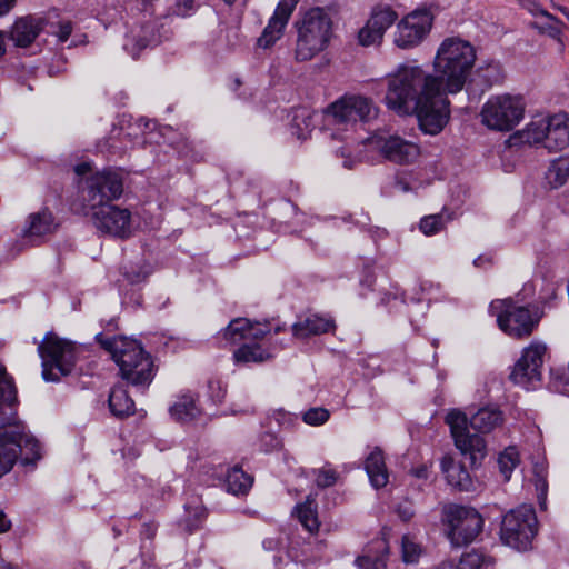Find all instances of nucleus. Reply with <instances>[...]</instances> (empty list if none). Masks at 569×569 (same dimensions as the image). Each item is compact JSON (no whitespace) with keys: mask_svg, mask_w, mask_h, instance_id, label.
Instances as JSON below:
<instances>
[{"mask_svg":"<svg viewBox=\"0 0 569 569\" xmlns=\"http://www.w3.org/2000/svg\"><path fill=\"white\" fill-rule=\"evenodd\" d=\"M340 156L345 158L343 160V167L347 169H352L353 164L356 163L355 159L348 158L345 150L339 151Z\"/></svg>","mask_w":569,"mask_h":569,"instance_id":"13d9d810","label":"nucleus"},{"mask_svg":"<svg viewBox=\"0 0 569 569\" xmlns=\"http://www.w3.org/2000/svg\"><path fill=\"white\" fill-rule=\"evenodd\" d=\"M412 473L417 478H427L428 470L426 467H421V468H417V469L412 470Z\"/></svg>","mask_w":569,"mask_h":569,"instance_id":"e2e57ef3","label":"nucleus"},{"mask_svg":"<svg viewBox=\"0 0 569 569\" xmlns=\"http://www.w3.org/2000/svg\"><path fill=\"white\" fill-rule=\"evenodd\" d=\"M569 179V154L555 159L546 171V181L552 189L562 187Z\"/></svg>","mask_w":569,"mask_h":569,"instance_id":"473e14b6","label":"nucleus"},{"mask_svg":"<svg viewBox=\"0 0 569 569\" xmlns=\"http://www.w3.org/2000/svg\"><path fill=\"white\" fill-rule=\"evenodd\" d=\"M16 0H0V17L7 14L14 6Z\"/></svg>","mask_w":569,"mask_h":569,"instance_id":"5fc2aeb1","label":"nucleus"},{"mask_svg":"<svg viewBox=\"0 0 569 569\" xmlns=\"http://www.w3.org/2000/svg\"><path fill=\"white\" fill-rule=\"evenodd\" d=\"M42 360V378L46 381H59L60 377L69 375L76 362V346L54 333H47L38 346Z\"/></svg>","mask_w":569,"mask_h":569,"instance_id":"423d86ee","label":"nucleus"},{"mask_svg":"<svg viewBox=\"0 0 569 569\" xmlns=\"http://www.w3.org/2000/svg\"><path fill=\"white\" fill-rule=\"evenodd\" d=\"M519 463V455L515 447H508L498 458V466L506 480Z\"/></svg>","mask_w":569,"mask_h":569,"instance_id":"37998d69","label":"nucleus"},{"mask_svg":"<svg viewBox=\"0 0 569 569\" xmlns=\"http://www.w3.org/2000/svg\"><path fill=\"white\" fill-rule=\"evenodd\" d=\"M489 558L477 551L463 553L458 561L446 560L437 566L436 569H488Z\"/></svg>","mask_w":569,"mask_h":569,"instance_id":"7c9ffc66","label":"nucleus"},{"mask_svg":"<svg viewBox=\"0 0 569 569\" xmlns=\"http://www.w3.org/2000/svg\"><path fill=\"white\" fill-rule=\"evenodd\" d=\"M331 34L332 21L329 14L322 8L308 10L298 23L296 59L311 60L327 47Z\"/></svg>","mask_w":569,"mask_h":569,"instance_id":"39448f33","label":"nucleus"},{"mask_svg":"<svg viewBox=\"0 0 569 569\" xmlns=\"http://www.w3.org/2000/svg\"><path fill=\"white\" fill-rule=\"evenodd\" d=\"M58 228V223L49 209H43L39 212L31 213L26 222L21 232V244L39 246L43 239L52 234Z\"/></svg>","mask_w":569,"mask_h":569,"instance_id":"a211bd4d","label":"nucleus"},{"mask_svg":"<svg viewBox=\"0 0 569 569\" xmlns=\"http://www.w3.org/2000/svg\"><path fill=\"white\" fill-rule=\"evenodd\" d=\"M298 2L299 0H280L268 26L258 39L259 47L267 49L281 38Z\"/></svg>","mask_w":569,"mask_h":569,"instance_id":"aec40b11","label":"nucleus"},{"mask_svg":"<svg viewBox=\"0 0 569 569\" xmlns=\"http://www.w3.org/2000/svg\"><path fill=\"white\" fill-rule=\"evenodd\" d=\"M365 469L369 480L376 489L382 488L388 482V471L382 451L376 448L366 459Z\"/></svg>","mask_w":569,"mask_h":569,"instance_id":"c85d7f7f","label":"nucleus"},{"mask_svg":"<svg viewBox=\"0 0 569 569\" xmlns=\"http://www.w3.org/2000/svg\"><path fill=\"white\" fill-rule=\"evenodd\" d=\"M201 411L190 395L181 396L171 407L170 415L177 421L188 422L200 416Z\"/></svg>","mask_w":569,"mask_h":569,"instance_id":"2f4dec72","label":"nucleus"},{"mask_svg":"<svg viewBox=\"0 0 569 569\" xmlns=\"http://www.w3.org/2000/svg\"><path fill=\"white\" fill-rule=\"evenodd\" d=\"M557 9L569 20V9L562 6H558Z\"/></svg>","mask_w":569,"mask_h":569,"instance_id":"774afa93","label":"nucleus"},{"mask_svg":"<svg viewBox=\"0 0 569 569\" xmlns=\"http://www.w3.org/2000/svg\"><path fill=\"white\" fill-rule=\"evenodd\" d=\"M269 332L270 328L268 325H261L259 322L252 323L250 321L249 330L247 331V340L262 339Z\"/></svg>","mask_w":569,"mask_h":569,"instance_id":"3c124183","label":"nucleus"},{"mask_svg":"<svg viewBox=\"0 0 569 569\" xmlns=\"http://www.w3.org/2000/svg\"><path fill=\"white\" fill-rule=\"evenodd\" d=\"M162 36L159 32L157 22L150 21L138 29H133L126 37L123 48L137 58L141 50L161 42Z\"/></svg>","mask_w":569,"mask_h":569,"instance_id":"4be33fe9","label":"nucleus"},{"mask_svg":"<svg viewBox=\"0 0 569 569\" xmlns=\"http://www.w3.org/2000/svg\"><path fill=\"white\" fill-rule=\"evenodd\" d=\"M272 358V355L259 343H243L233 352L236 363H260Z\"/></svg>","mask_w":569,"mask_h":569,"instance_id":"72a5a7b5","label":"nucleus"},{"mask_svg":"<svg viewBox=\"0 0 569 569\" xmlns=\"http://www.w3.org/2000/svg\"><path fill=\"white\" fill-rule=\"evenodd\" d=\"M17 400V389L13 378L7 372L4 365L0 362V407L11 406Z\"/></svg>","mask_w":569,"mask_h":569,"instance_id":"ea45409f","label":"nucleus"},{"mask_svg":"<svg viewBox=\"0 0 569 569\" xmlns=\"http://www.w3.org/2000/svg\"><path fill=\"white\" fill-rule=\"evenodd\" d=\"M335 327L332 318L315 313L300 318L295 322L292 325V335L298 339H306L311 336L329 332Z\"/></svg>","mask_w":569,"mask_h":569,"instance_id":"a878e982","label":"nucleus"},{"mask_svg":"<svg viewBox=\"0 0 569 569\" xmlns=\"http://www.w3.org/2000/svg\"><path fill=\"white\" fill-rule=\"evenodd\" d=\"M123 192V180L120 173L103 170L92 174L87 181L84 199L90 208L110 203Z\"/></svg>","mask_w":569,"mask_h":569,"instance_id":"2eb2a0df","label":"nucleus"},{"mask_svg":"<svg viewBox=\"0 0 569 569\" xmlns=\"http://www.w3.org/2000/svg\"><path fill=\"white\" fill-rule=\"evenodd\" d=\"M432 27V17L427 11H413L397 24L393 43L403 50L419 46Z\"/></svg>","mask_w":569,"mask_h":569,"instance_id":"f3484780","label":"nucleus"},{"mask_svg":"<svg viewBox=\"0 0 569 569\" xmlns=\"http://www.w3.org/2000/svg\"><path fill=\"white\" fill-rule=\"evenodd\" d=\"M397 13L390 8L375 10L367 23L358 32V41L363 47L379 44L386 30L393 24Z\"/></svg>","mask_w":569,"mask_h":569,"instance_id":"6ab92c4d","label":"nucleus"},{"mask_svg":"<svg viewBox=\"0 0 569 569\" xmlns=\"http://www.w3.org/2000/svg\"><path fill=\"white\" fill-rule=\"evenodd\" d=\"M30 453L23 458L24 463L33 462L41 458L40 445L32 436L24 433L20 426L0 428V477L8 473L18 459L19 451Z\"/></svg>","mask_w":569,"mask_h":569,"instance_id":"9b49d317","label":"nucleus"},{"mask_svg":"<svg viewBox=\"0 0 569 569\" xmlns=\"http://www.w3.org/2000/svg\"><path fill=\"white\" fill-rule=\"evenodd\" d=\"M525 109L526 103L520 96H492L481 108V122L493 131H511L523 119Z\"/></svg>","mask_w":569,"mask_h":569,"instance_id":"0eeeda50","label":"nucleus"},{"mask_svg":"<svg viewBox=\"0 0 569 569\" xmlns=\"http://www.w3.org/2000/svg\"><path fill=\"white\" fill-rule=\"evenodd\" d=\"M313 112L306 108L296 110L292 118V133L298 139H306L315 128Z\"/></svg>","mask_w":569,"mask_h":569,"instance_id":"4c0bfd02","label":"nucleus"},{"mask_svg":"<svg viewBox=\"0 0 569 569\" xmlns=\"http://www.w3.org/2000/svg\"><path fill=\"white\" fill-rule=\"evenodd\" d=\"M208 393L213 403H220L224 399L226 389L219 380H209Z\"/></svg>","mask_w":569,"mask_h":569,"instance_id":"8fccbe9b","label":"nucleus"},{"mask_svg":"<svg viewBox=\"0 0 569 569\" xmlns=\"http://www.w3.org/2000/svg\"><path fill=\"white\" fill-rule=\"evenodd\" d=\"M500 309L497 315L499 328L513 338L529 337L541 319V312L536 306H515L510 300H497L490 305V310Z\"/></svg>","mask_w":569,"mask_h":569,"instance_id":"1a4fd4ad","label":"nucleus"},{"mask_svg":"<svg viewBox=\"0 0 569 569\" xmlns=\"http://www.w3.org/2000/svg\"><path fill=\"white\" fill-rule=\"evenodd\" d=\"M90 170L89 163H81L76 167V172L79 176L87 173Z\"/></svg>","mask_w":569,"mask_h":569,"instance_id":"680f3d73","label":"nucleus"},{"mask_svg":"<svg viewBox=\"0 0 569 569\" xmlns=\"http://www.w3.org/2000/svg\"><path fill=\"white\" fill-rule=\"evenodd\" d=\"M547 347L540 342H532L523 349L520 359L513 366L510 380L525 389L536 388L541 381V367Z\"/></svg>","mask_w":569,"mask_h":569,"instance_id":"dca6fc26","label":"nucleus"},{"mask_svg":"<svg viewBox=\"0 0 569 569\" xmlns=\"http://www.w3.org/2000/svg\"><path fill=\"white\" fill-rule=\"evenodd\" d=\"M389 546L385 539L372 541L365 553L356 559L359 569H387Z\"/></svg>","mask_w":569,"mask_h":569,"instance_id":"cd10ccee","label":"nucleus"},{"mask_svg":"<svg viewBox=\"0 0 569 569\" xmlns=\"http://www.w3.org/2000/svg\"><path fill=\"white\" fill-rule=\"evenodd\" d=\"M148 271L142 270L141 268L136 269L131 268V270H124L123 276L130 283H140L148 277Z\"/></svg>","mask_w":569,"mask_h":569,"instance_id":"603ef678","label":"nucleus"},{"mask_svg":"<svg viewBox=\"0 0 569 569\" xmlns=\"http://www.w3.org/2000/svg\"><path fill=\"white\" fill-rule=\"evenodd\" d=\"M535 487L537 491V499L541 510L547 509V493H548V481L547 470L543 466L535 467Z\"/></svg>","mask_w":569,"mask_h":569,"instance_id":"79ce46f5","label":"nucleus"},{"mask_svg":"<svg viewBox=\"0 0 569 569\" xmlns=\"http://www.w3.org/2000/svg\"><path fill=\"white\" fill-rule=\"evenodd\" d=\"M316 473V485L319 488H328L333 486L338 480V472L330 467V465H326L320 469L315 470Z\"/></svg>","mask_w":569,"mask_h":569,"instance_id":"de8ad7c7","label":"nucleus"},{"mask_svg":"<svg viewBox=\"0 0 569 569\" xmlns=\"http://www.w3.org/2000/svg\"><path fill=\"white\" fill-rule=\"evenodd\" d=\"M109 409L117 418H124L134 412V401L122 386H116L109 395Z\"/></svg>","mask_w":569,"mask_h":569,"instance_id":"c756f323","label":"nucleus"},{"mask_svg":"<svg viewBox=\"0 0 569 569\" xmlns=\"http://www.w3.org/2000/svg\"><path fill=\"white\" fill-rule=\"evenodd\" d=\"M156 531H157V527L152 523H144L143 525V530H142V535L148 538V539H152L156 535Z\"/></svg>","mask_w":569,"mask_h":569,"instance_id":"4d7b16f0","label":"nucleus"},{"mask_svg":"<svg viewBox=\"0 0 569 569\" xmlns=\"http://www.w3.org/2000/svg\"><path fill=\"white\" fill-rule=\"evenodd\" d=\"M378 148L387 160L399 164L411 163L419 156V147L417 144L398 136L380 139Z\"/></svg>","mask_w":569,"mask_h":569,"instance_id":"412c9836","label":"nucleus"},{"mask_svg":"<svg viewBox=\"0 0 569 569\" xmlns=\"http://www.w3.org/2000/svg\"><path fill=\"white\" fill-rule=\"evenodd\" d=\"M448 219L442 213L426 216L420 220L419 228L426 236H433L441 231Z\"/></svg>","mask_w":569,"mask_h":569,"instance_id":"c03bdc74","label":"nucleus"},{"mask_svg":"<svg viewBox=\"0 0 569 569\" xmlns=\"http://www.w3.org/2000/svg\"><path fill=\"white\" fill-rule=\"evenodd\" d=\"M253 479L247 475L240 467L234 466L226 476V488L233 495H244L251 488Z\"/></svg>","mask_w":569,"mask_h":569,"instance_id":"f704fd0d","label":"nucleus"},{"mask_svg":"<svg viewBox=\"0 0 569 569\" xmlns=\"http://www.w3.org/2000/svg\"><path fill=\"white\" fill-rule=\"evenodd\" d=\"M537 525L535 509L521 505L505 515L500 530L501 540L513 549L527 550L537 533Z\"/></svg>","mask_w":569,"mask_h":569,"instance_id":"9d476101","label":"nucleus"},{"mask_svg":"<svg viewBox=\"0 0 569 569\" xmlns=\"http://www.w3.org/2000/svg\"><path fill=\"white\" fill-rule=\"evenodd\" d=\"M442 520L447 526V538L455 547L471 543L483 527V519L475 508L456 503L443 507Z\"/></svg>","mask_w":569,"mask_h":569,"instance_id":"6e6552de","label":"nucleus"},{"mask_svg":"<svg viewBox=\"0 0 569 569\" xmlns=\"http://www.w3.org/2000/svg\"><path fill=\"white\" fill-rule=\"evenodd\" d=\"M539 9H542V8L539 4H537V3H532L531 7L528 8L529 12L532 16H540L539 14Z\"/></svg>","mask_w":569,"mask_h":569,"instance_id":"69168bd1","label":"nucleus"},{"mask_svg":"<svg viewBox=\"0 0 569 569\" xmlns=\"http://www.w3.org/2000/svg\"><path fill=\"white\" fill-rule=\"evenodd\" d=\"M377 112L372 101L361 96H345L326 109V114L333 124L346 127L368 122L377 117Z\"/></svg>","mask_w":569,"mask_h":569,"instance_id":"ddd939ff","label":"nucleus"},{"mask_svg":"<svg viewBox=\"0 0 569 569\" xmlns=\"http://www.w3.org/2000/svg\"><path fill=\"white\" fill-rule=\"evenodd\" d=\"M539 14L547 21L543 23L532 22L530 24L531 28L536 29L541 34H547L550 38L560 41L562 29L565 27L563 22L545 9H539Z\"/></svg>","mask_w":569,"mask_h":569,"instance_id":"e433bc0d","label":"nucleus"},{"mask_svg":"<svg viewBox=\"0 0 569 569\" xmlns=\"http://www.w3.org/2000/svg\"><path fill=\"white\" fill-rule=\"evenodd\" d=\"M249 326L250 320L246 318L234 319L223 330L222 336L226 340L232 343H238L241 340H247V331L249 330Z\"/></svg>","mask_w":569,"mask_h":569,"instance_id":"a19ab883","label":"nucleus"},{"mask_svg":"<svg viewBox=\"0 0 569 569\" xmlns=\"http://www.w3.org/2000/svg\"><path fill=\"white\" fill-rule=\"evenodd\" d=\"M445 420L450 428L456 448L462 456L469 458L472 467H476L487 456V443L481 436L471 433L469 426L479 433H489L503 423V413L498 408L483 407L468 420L463 412L453 409L447 413Z\"/></svg>","mask_w":569,"mask_h":569,"instance_id":"f257e3e1","label":"nucleus"},{"mask_svg":"<svg viewBox=\"0 0 569 569\" xmlns=\"http://www.w3.org/2000/svg\"><path fill=\"white\" fill-rule=\"evenodd\" d=\"M395 188L402 192H407L410 190L409 184L402 179H397L395 181Z\"/></svg>","mask_w":569,"mask_h":569,"instance_id":"bf43d9fd","label":"nucleus"},{"mask_svg":"<svg viewBox=\"0 0 569 569\" xmlns=\"http://www.w3.org/2000/svg\"><path fill=\"white\" fill-rule=\"evenodd\" d=\"M398 515H399V517H400L402 520L408 521V520H410V519H411V517H412L413 512H412L411 510H409V509H403V510H402L401 508H399V509H398Z\"/></svg>","mask_w":569,"mask_h":569,"instance_id":"052dcab7","label":"nucleus"},{"mask_svg":"<svg viewBox=\"0 0 569 569\" xmlns=\"http://www.w3.org/2000/svg\"><path fill=\"white\" fill-rule=\"evenodd\" d=\"M547 118L533 120L526 126L525 129L512 133L507 142L510 147H519L521 144L537 146L545 148Z\"/></svg>","mask_w":569,"mask_h":569,"instance_id":"bb28decb","label":"nucleus"},{"mask_svg":"<svg viewBox=\"0 0 569 569\" xmlns=\"http://www.w3.org/2000/svg\"><path fill=\"white\" fill-rule=\"evenodd\" d=\"M545 148L550 152L563 150L569 146V117L557 113L547 118Z\"/></svg>","mask_w":569,"mask_h":569,"instance_id":"5701e85b","label":"nucleus"},{"mask_svg":"<svg viewBox=\"0 0 569 569\" xmlns=\"http://www.w3.org/2000/svg\"><path fill=\"white\" fill-rule=\"evenodd\" d=\"M44 21L41 18L27 16L18 19L11 28L10 39L16 46L26 48L30 46L42 31Z\"/></svg>","mask_w":569,"mask_h":569,"instance_id":"b1692460","label":"nucleus"},{"mask_svg":"<svg viewBox=\"0 0 569 569\" xmlns=\"http://www.w3.org/2000/svg\"><path fill=\"white\" fill-rule=\"evenodd\" d=\"M11 528V521L6 513L0 510V533L7 532Z\"/></svg>","mask_w":569,"mask_h":569,"instance_id":"6e6d98bb","label":"nucleus"},{"mask_svg":"<svg viewBox=\"0 0 569 569\" xmlns=\"http://www.w3.org/2000/svg\"><path fill=\"white\" fill-rule=\"evenodd\" d=\"M476 59V49L468 40L446 38L433 59V77L438 88L451 94L460 92L471 74Z\"/></svg>","mask_w":569,"mask_h":569,"instance_id":"7ed1b4c3","label":"nucleus"},{"mask_svg":"<svg viewBox=\"0 0 569 569\" xmlns=\"http://www.w3.org/2000/svg\"><path fill=\"white\" fill-rule=\"evenodd\" d=\"M330 418V412L323 407H313L308 409L302 415V420L309 426H321Z\"/></svg>","mask_w":569,"mask_h":569,"instance_id":"49530a36","label":"nucleus"},{"mask_svg":"<svg viewBox=\"0 0 569 569\" xmlns=\"http://www.w3.org/2000/svg\"><path fill=\"white\" fill-rule=\"evenodd\" d=\"M201 0H174V6L171 8L172 13L176 16H188L199 4Z\"/></svg>","mask_w":569,"mask_h":569,"instance_id":"09e8293b","label":"nucleus"},{"mask_svg":"<svg viewBox=\"0 0 569 569\" xmlns=\"http://www.w3.org/2000/svg\"><path fill=\"white\" fill-rule=\"evenodd\" d=\"M385 103L398 114H412L425 96L438 88L432 73L413 61L400 63L386 77Z\"/></svg>","mask_w":569,"mask_h":569,"instance_id":"f03ea898","label":"nucleus"},{"mask_svg":"<svg viewBox=\"0 0 569 569\" xmlns=\"http://www.w3.org/2000/svg\"><path fill=\"white\" fill-rule=\"evenodd\" d=\"M478 78L487 86L501 83L505 79L502 66L498 61H488L477 70Z\"/></svg>","mask_w":569,"mask_h":569,"instance_id":"58836bf2","label":"nucleus"},{"mask_svg":"<svg viewBox=\"0 0 569 569\" xmlns=\"http://www.w3.org/2000/svg\"><path fill=\"white\" fill-rule=\"evenodd\" d=\"M297 517L299 522L310 532H317L320 522L317 517V508L315 499L308 496L303 503L296 506Z\"/></svg>","mask_w":569,"mask_h":569,"instance_id":"c9c22d12","label":"nucleus"},{"mask_svg":"<svg viewBox=\"0 0 569 569\" xmlns=\"http://www.w3.org/2000/svg\"><path fill=\"white\" fill-rule=\"evenodd\" d=\"M421 553V548L409 536H403L401 539V555L406 563H415L418 561Z\"/></svg>","mask_w":569,"mask_h":569,"instance_id":"a18cd8bd","label":"nucleus"},{"mask_svg":"<svg viewBox=\"0 0 569 569\" xmlns=\"http://www.w3.org/2000/svg\"><path fill=\"white\" fill-rule=\"evenodd\" d=\"M441 470L446 476L449 486L458 491H473L476 489L467 468L461 463L447 456L441 460Z\"/></svg>","mask_w":569,"mask_h":569,"instance_id":"393cba45","label":"nucleus"},{"mask_svg":"<svg viewBox=\"0 0 569 569\" xmlns=\"http://www.w3.org/2000/svg\"><path fill=\"white\" fill-rule=\"evenodd\" d=\"M72 32V24L70 21H61L59 23V30L57 31V37L60 42H66Z\"/></svg>","mask_w":569,"mask_h":569,"instance_id":"864d4df0","label":"nucleus"},{"mask_svg":"<svg viewBox=\"0 0 569 569\" xmlns=\"http://www.w3.org/2000/svg\"><path fill=\"white\" fill-rule=\"evenodd\" d=\"M96 338L119 367L121 378L143 392L154 377L151 356L134 339L123 336L106 337L102 333Z\"/></svg>","mask_w":569,"mask_h":569,"instance_id":"20e7f679","label":"nucleus"},{"mask_svg":"<svg viewBox=\"0 0 569 569\" xmlns=\"http://www.w3.org/2000/svg\"><path fill=\"white\" fill-rule=\"evenodd\" d=\"M449 92L442 88H437L430 94L419 102L413 113L417 116L422 131L429 134L439 133L448 123L450 118Z\"/></svg>","mask_w":569,"mask_h":569,"instance_id":"f8f14e48","label":"nucleus"},{"mask_svg":"<svg viewBox=\"0 0 569 569\" xmlns=\"http://www.w3.org/2000/svg\"><path fill=\"white\" fill-rule=\"evenodd\" d=\"M6 53L4 33L0 31V58Z\"/></svg>","mask_w":569,"mask_h":569,"instance_id":"0e129e2a","label":"nucleus"},{"mask_svg":"<svg viewBox=\"0 0 569 569\" xmlns=\"http://www.w3.org/2000/svg\"><path fill=\"white\" fill-rule=\"evenodd\" d=\"M483 262H489V259L483 258V257L480 256L477 259H475L473 264L476 267H480Z\"/></svg>","mask_w":569,"mask_h":569,"instance_id":"338daca9","label":"nucleus"},{"mask_svg":"<svg viewBox=\"0 0 569 569\" xmlns=\"http://www.w3.org/2000/svg\"><path fill=\"white\" fill-rule=\"evenodd\" d=\"M93 226L103 234L127 239L132 234L131 212L116 204H103L91 208Z\"/></svg>","mask_w":569,"mask_h":569,"instance_id":"4468645a","label":"nucleus"}]
</instances>
